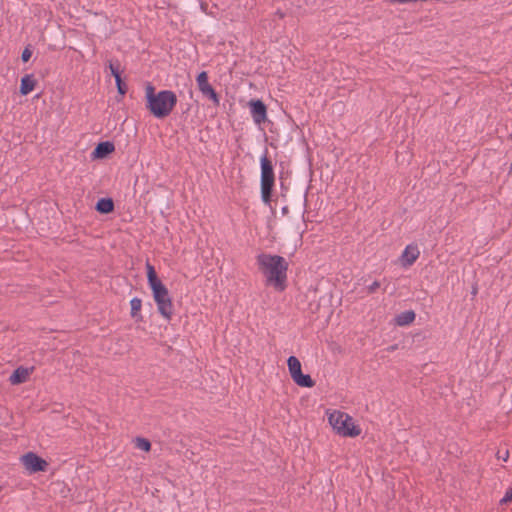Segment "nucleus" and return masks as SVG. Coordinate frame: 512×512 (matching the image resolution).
Segmentation results:
<instances>
[{"mask_svg":"<svg viewBox=\"0 0 512 512\" xmlns=\"http://www.w3.org/2000/svg\"><path fill=\"white\" fill-rule=\"evenodd\" d=\"M257 264L268 285H273L279 291L285 289L288 262L282 256L261 253L257 256Z\"/></svg>","mask_w":512,"mask_h":512,"instance_id":"1","label":"nucleus"},{"mask_svg":"<svg viewBox=\"0 0 512 512\" xmlns=\"http://www.w3.org/2000/svg\"><path fill=\"white\" fill-rule=\"evenodd\" d=\"M145 97L146 108L158 119L169 116L177 104V96L173 91L161 90L156 93L155 87L150 83L146 85Z\"/></svg>","mask_w":512,"mask_h":512,"instance_id":"2","label":"nucleus"},{"mask_svg":"<svg viewBox=\"0 0 512 512\" xmlns=\"http://www.w3.org/2000/svg\"><path fill=\"white\" fill-rule=\"evenodd\" d=\"M146 268L148 284L152 290L157 310L165 320L170 321L173 316L174 306L169 291L158 278L154 266L147 262Z\"/></svg>","mask_w":512,"mask_h":512,"instance_id":"3","label":"nucleus"},{"mask_svg":"<svg viewBox=\"0 0 512 512\" xmlns=\"http://www.w3.org/2000/svg\"><path fill=\"white\" fill-rule=\"evenodd\" d=\"M328 421L340 436L357 437L361 434L360 427L355 425L353 418L345 412L333 411L329 414Z\"/></svg>","mask_w":512,"mask_h":512,"instance_id":"4","label":"nucleus"},{"mask_svg":"<svg viewBox=\"0 0 512 512\" xmlns=\"http://www.w3.org/2000/svg\"><path fill=\"white\" fill-rule=\"evenodd\" d=\"M261 166V198L265 204H270L273 187L275 183L274 169L271 160L268 158V150L260 159Z\"/></svg>","mask_w":512,"mask_h":512,"instance_id":"5","label":"nucleus"},{"mask_svg":"<svg viewBox=\"0 0 512 512\" xmlns=\"http://www.w3.org/2000/svg\"><path fill=\"white\" fill-rule=\"evenodd\" d=\"M288 370L293 381L300 387L311 388L315 385L310 375L303 374L301 363L295 356H290L287 360Z\"/></svg>","mask_w":512,"mask_h":512,"instance_id":"6","label":"nucleus"},{"mask_svg":"<svg viewBox=\"0 0 512 512\" xmlns=\"http://www.w3.org/2000/svg\"><path fill=\"white\" fill-rule=\"evenodd\" d=\"M22 464L30 473L44 472L48 463L37 454L28 452L21 457Z\"/></svg>","mask_w":512,"mask_h":512,"instance_id":"7","label":"nucleus"},{"mask_svg":"<svg viewBox=\"0 0 512 512\" xmlns=\"http://www.w3.org/2000/svg\"><path fill=\"white\" fill-rule=\"evenodd\" d=\"M199 91L202 95L210 99L216 106L220 103V98L214 88L208 82V74L206 71H202L196 78Z\"/></svg>","mask_w":512,"mask_h":512,"instance_id":"8","label":"nucleus"},{"mask_svg":"<svg viewBox=\"0 0 512 512\" xmlns=\"http://www.w3.org/2000/svg\"><path fill=\"white\" fill-rule=\"evenodd\" d=\"M251 116L253 121L260 125L265 122L267 119V108L266 105L261 100H251L249 102Z\"/></svg>","mask_w":512,"mask_h":512,"instance_id":"9","label":"nucleus"},{"mask_svg":"<svg viewBox=\"0 0 512 512\" xmlns=\"http://www.w3.org/2000/svg\"><path fill=\"white\" fill-rule=\"evenodd\" d=\"M420 251L417 245H407L401 255V263L403 267H409L418 259Z\"/></svg>","mask_w":512,"mask_h":512,"instance_id":"10","label":"nucleus"},{"mask_svg":"<svg viewBox=\"0 0 512 512\" xmlns=\"http://www.w3.org/2000/svg\"><path fill=\"white\" fill-rule=\"evenodd\" d=\"M115 150L114 144L109 141L101 142L99 143L94 151H93V157L94 158H105L109 154H111Z\"/></svg>","mask_w":512,"mask_h":512,"instance_id":"11","label":"nucleus"},{"mask_svg":"<svg viewBox=\"0 0 512 512\" xmlns=\"http://www.w3.org/2000/svg\"><path fill=\"white\" fill-rule=\"evenodd\" d=\"M29 375H30L29 369L24 368V367H18L10 375L9 381L12 385L22 384L28 380Z\"/></svg>","mask_w":512,"mask_h":512,"instance_id":"12","label":"nucleus"},{"mask_svg":"<svg viewBox=\"0 0 512 512\" xmlns=\"http://www.w3.org/2000/svg\"><path fill=\"white\" fill-rule=\"evenodd\" d=\"M416 314L413 310L401 312L395 317V323L398 326H407L415 320Z\"/></svg>","mask_w":512,"mask_h":512,"instance_id":"13","label":"nucleus"},{"mask_svg":"<svg viewBox=\"0 0 512 512\" xmlns=\"http://www.w3.org/2000/svg\"><path fill=\"white\" fill-rule=\"evenodd\" d=\"M96 210L101 214H109L114 211V202L111 198H101L96 203Z\"/></svg>","mask_w":512,"mask_h":512,"instance_id":"14","label":"nucleus"},{"mask_svg":"<svg viewBox=\"0 0 512 512\" xmlns=\"http://www.w3.org/2000/svg\"><path fill=\"white\" fill-rule=\"evenodd\" d=\"M34 87L35 80L33 79L32 75H25L21 79L20 93L22 95H28L30 92L33 91Z\"/></svg>","mask_w":512,"mask_h":512,"instance_id":"15","label":"nucleus"},{"mask_svg":"<svg viewBox=\"0 0 512 512\" xmlns=\"http://www.w3.org/2000/svg\"><path fill=\"white\" fill-rule=\"evenodd\" d=\"M131 306V317L136 321H142L143 317L140 314L142 308V300L140 298L134 297L130 301Z\"/></svg>","mask_w":512,"mask_h":512,"instance_id":"16","label":"nucleus"},{"mask_svg":"<svg viewBox=\"0 0 512 512\" xmlns=\"http://www.w3.org/2000/svg\"><path fill=\"white\" fill-rule=\"evenodd\" d=\"M135 447L142 451L148 452L151 449V443L146 438L136 437Z\"/></svg>","mask_w":512,"mask_h":512,"instance_id":"17","label":"nucleus"},{"mask_svg":"<svg viewBox=\"0 0 512 512\" xmlns=\"http://www.w3.org/2000/svg\"><path fill=\"white\" fill-rule=\"evenodd\" d=\"M108 67L110 69L111 74L114 76L115 80L117 79V77H121L120 62L118 60H110L108 63Z\"/></svg>","mask_w":512,"mask_h":512,"instance_id":"18","label":"nucleus"},{"mask_svg":"<svg viewBox=\"0 0 512 512\" xmlns=\"http://www.w3.org/2000/svg\"><path fill=\"white\" fill-rule=\"evenodd\" d=\"M118 93L123 96L127 92V85L122 81L121 77H117L115 80Z\"/></svg>","mask_w":512,"mask_h":512,"instance_id":"19","label":"nucleus"},{"mask_svg":"<svg viewBox=\"0 0 512 512\" xmlns=\"http://www.w3.org/2000/svg\"><path fill=\"white\" fill-rule=\"evenodd\" d=\"M496 456L499 460L507 462L509 459V450L507 448H501L497 451Z\"/></svg>","mask_w":512,"mask_h":512,"instance_id":"20","label":"nucleus"},{"mask_svg":"<svg viewBox=\"0 0 512 512\" xmlns=\"http://www.w3.org/2000/svg\"><path fill=\"white\" fill-rule=\"evenodd\" d=\"M32 56V51L29 47H26L21 54V59L23 62H28Z\"/></svg>","mask_w":512,"mask_h":512,"instance_id":"21","label":"nucleus"},{"mask_svg":"<svg viewBox=\"0 0 512 512\" xmlns=\"http://www.w3.org/2000/svg\"><path fill=\"white\" fill-rule=\"evenodd\" d=\"M509 502H512V488H509L504 497L500 500L501 504H507Z\"/></svg>","mask_w":512,"mask_h":512,"instance_id":"22","label":"nucleus"},{"mask_svg":"<svg viewBox=\"0 0 512 512\" xmlns=\"http://www.w3.org/2000/svg\"><path fill=\"white\" fill-rule=\"evenodd\" d=\"M380 282L379 281H374L371 285H369L367 287V290H368V293L369 294H372V293H375L376 290L380 287Z\"/></svg>","mask_w":512,"mask_h":512,"instance_id":"23","label":"nucleus"},{"mask_svg":"<svg viewBox=\"0 0 512 512\" xmlns=\"http://www.w3.org/2000/svg\"><path fill=\"white\" fill-rule=\"evenodd\" d=\"M287 211H288V208H287V207H284V208L282 209V212H283V213H286Z\"/></svg>","mask_w":512,"mask_h":512,"instance_id":"24","label":"nucleus"},{"mask_svg":"<svg viewBox=\"0 0 512 512\" xmlns=\"http://www.w3.org/2000/svg\"><path fill=\"white\" fill-rule=\"evenodd\" d=\"M509 174L512 175V163H511V166H510Z\"/></svg>","mask_w":512,"mask_h":512,"instance_id":"25","label":"nucleus"}]
</instances>
